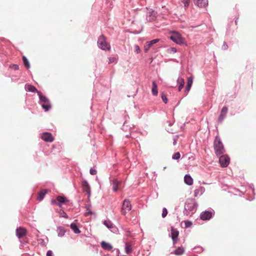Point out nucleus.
<instances>
[{
    "instance_id": "f257e3e1",
    "label": "nucleus",
    "mask_w": 256,
    "mask_h": 256,
    "mask_svg": "<svg viewBox=\"0 0 256 256\" xmlns=\"http://www.w3.org/2000/svg\"><path fill=\"white\" fill-rule=\"evenodd\" d=\"M198 206V204L196 199L193 198L188 199L184 203V214L192 216L196 211Z\"/></svg>"
},
{
    "instance_id": "f03ea898",
    "label": "nucleus",
    "mask_w": 256,
    "mask_h": 256,
    "mask_svg": "<svg viewBox=\"0 0 256 256\" xmlns=\"http://www.w3.org/2000/svg\"><path fill=\"white\" fill-rule=\"evenodd\" d=\"M214 148L215 154L216 156L223 154L226 152L224 145L218 135L215 136L214 141Z\"/></svg>"
},
{
    "instance_id": "7ed1b4c3",
    "label": "nucleus",
    "mask_w": 256,
    "mask_h": 256,
    "mask_svg": "<svg viewBox=\"0 0 256 256\" xmlns=\"http://www.w3.org/2000/svg\"><path fill=\"white\" fill-rule=\"evenodd\" d=\"M39 98L38 104L41 106L44 112H47L52 108V104L49 99L40 92L38 94Z\"/></svg>"
},
{
    "instance_id": "20e7f679",
    "label": "nucleus",
    "mask_w": 256,
    "mask_h": 256,
    "mask_svg": "<svg viewBox=\"0 0 256 256\" xmlns=\"http://www.w3.org/2000/svg\"><path fill=\"white\" fill-rule=\"evenodd\" d=\"M97 44L100 49L104 50H109L110 49V44L107 42L106 37L101 34L98 38Z\"/></svg>"
},
{
    "instance_id": "39448f33",
    "label": "nucleus",
    "mask_w": 256,
    "mask_h": 256,
    "mask_svg": "<svg viewBox=\"0 0 256 256\" xmlns=\"http://www.w3.org/2000/svg\"><path fill=\"white\" fill-rule=\"evenodd\" d=\"M215 214V211L212 208H209L208 210L202 212L200 216V218L202 220H209L212 218Z\"/></svg>"
},
{
    "instance_id": "423d86ee",
    "label": "nucleus",
    "mask_w": 256,
    "mask_h": 256,
    "mask_svg": "<svg viewBox=\"0 0 256 256\" xmlns=\"http://www.w3.org/2000/svg\"><path fill=\"white\" fill-rule=\"evenodd\" d=\"M172 34L168 38L174 43L178 44H184V40L182 35L176 31H172Z\"/></svg>"
},
{
    "instance_id": "0eeeda50",
    "label": "nucleus",
    "mask_w": 256,
    "mask_h": 256,
    "mask_svg": "<svg viewBox=\"0 0 256 256\" xmlns=\"http://www.w3.org/2000/svg\"><path fill=\"white\" fill-rule=\"evenodd\" d=\"M132 209V204L130 200L126 198L122 202V206L121 213L122 215L125 216L127 211H130Z\"/></svg>"
},
{
    "instance_id": "6e6552de",
    "label": "nucleus",
    "mask_w": 256,
    "mask_h": 256,
    "mask_svg": "<svg viewBox=\"0 0 256 256\" xmlns=\"http://www.w3.org/2000/svg\"><path fill=\"white\" fill-rule=\"evenodd\" d=\"M218 161L222 168H226L230 164V158L228 154H222L220 156Z\"/></svg>"
},
{
    "instance_id": "1a4fd4ad",
    "label": "nucleus",
    "mask_w": 256,
    "mask_h": 256,
    "mask_svg": "<svg viewBox=\"0 0 256 256\" xmlns=\"http://www.w3.org/2000/svg\"><path fill=\"white\" fill-rule=\"evenodd\" d=\"M179 231L174 226H171L170 237L173 242V246L175 247V244L178 242Z\"/></svg>"
},
{
    "instance_id": "9d476101",
    "label": "nucleus",
    "mask_w": 256,
    "mask_h": 256,
    "mask_svg": "<svg viewBox=\"0 0 256 256\" xmlns=\"http://www.w3.org/2000/svg\"><path fill=\"white\" fill-rule=\"evenodd\" d=\"M56 200H52V204L54 205L56 204L58 205L59 207H62V204H66L68 200H66V198L64 196H57L56 198Z\"/></svg>"
},
{
    "instance_id": "9b49d317",
    "label": "nucleus",
    "mask_w": 256,
    "mask_h": 256,
    "mask_svg": "<svg viewBox=\"0 0 256 256\" xmlns=\"http://www.w3.org/2000/svg\"><path fill=\"white\" fill-rule=\"evenodd\" d=\"M41 138L46 142H52L54 140V138L52 133L44 132L41 134Z\"/></svg>"
},
{
    "instance_id": "f8f14e48",
    "label": "nucleus",
    "mask_w": 256,
    "mask_h": 256,
    "mask_svg": "<svg viewBox=\"0 0 256 256\" xmlns=\"http://www.w3.org/2000/svg\"><path fill=\"white\" fill-rule=\"evenodd\" d=\"M82 187L84 191L86 192L88 197V198H90L91 196V191L90 186L86 180H84L82 182Z\"/></svg>"
},
{
    "instance_id": "ddd939ff",
    "label": "nucleus",
    "mask_w": 256,
    "mask_h": 256,
    "mask_svg": "<svg viewBox=\"0 0 256 256\" xmlns=\"http://www.w3.org/2000/svg\"><path fill=\"white\" fill-rule=\"evenodd\" d=\"M228 108L226 106H224L220 111V114L218 118V123H222L224 118L226 117L228 113Z\"/></svg>"
},
{
    "instance_id": "4468645a",
    "label": "nucleus",
    "mask_w": 256,
    "mask_h": 256,
    "mask_svg": "<svg viewBox=\"0 0 256 256\" xmlns=\"http://www.w3.org/2000/svg\"><path fill=\"white\" fill-rule=\"evenodd\" d=\"M160 40L159 38L154 39L150 41L146 42V44L144 46V52H147L150 48L155 44L157 43Z\"/></svg>"
},
{
    "instance_id": "2eb2a0df",
    "label": "nucleus",
    "mask_w": 256,
    "mask_h": 256,
    "mask_svg": "<svg viewBox=\"0 0 256 256\" xmlns=\"http://www.w3.org/2000/svg\"><path fill=\"white\" fill-rule=\"evenodd\" d=\"M27 234L26 230L23 227H19L16 229V236L18 238H22Z\"/></svg>"
},
{
    "instance_id": "dca6fc26",
    "label": "nucleus",
    "mask_w": 256,
    "mask_h": 256,
    "mask_svg": "<svg viewBox=\"0 0 256 256\" xmlns=\"http://www.w3.org/2000/svg\"><path fill=\"white\" fill-rule=\"evenodd\" d=\"M24 88L26 91L32 92H36L37 94H39L40 91L38 90L37 88L34 86L32 84H26L24 86Z\"/></svg>"
},
{
    "instance_id": "f3484780",
    "label": "nucleus",
    "mask_w": 256,
    "mask_h": 256,
    "mask_svg": "<svg viewBox=\"0 0 256 256\" xmlns=\"http://www.w3.org/2000/svg\"><path fill=\"white\" fill-rule=\"evenodd\" d=\"M48 190L43 189L39 192L38 194L36 200L38 201H42L44 200L46 194L48 192Z\"/></svg>"
},
{
    "instance_id": "a211bd4d",
    "label": "nucleus",
    "mask_w": 256,
    "mask_h": 256,
    "mask_svg": "<svg viewBox=\"0 0 256 256\" xmlns=\"http://www.w3.org/2000/svg\"><path fill=\"white\" fill-rule=\"evenodd\" d=\"M100 246L104 250H110L113 249V246L111 244L104 240L101 242Z\"/></svg>"
},
{
    "instance_id": "6ab92c4d",
    "label": "nucleus",
    "mask_w": 256,
    "mask_h": 256,
    "mask_svg": "<svg viewBox=\"0 0 256 256\" xmlns=\"http://www.w3.org/2000/svg\"><path fill=\"white\" fill-rule=\"evenodd\" d=\"M70 228L76 234H79L81 232L78 224L75 222H73L70 224Z\"/></svg>"
},
{
    "instance_id": "aec40b11",
    "label": "nucleus",
    "mask_w": 256,
    "mask_h": 256,
    "mask_svg": "<svg viewBox=\"0 0 256 256\" xmlns=\"http://www.w3.org/2000/svg\"><path fill=\"white\" fill-rule=\"evenodd\" d=\"M194 3L199 8H204L208 5V0H196Z\"/></svg>"
},
{
    "instance_id": "412c9836",
    "label": "nucleus",
    "mask_w": 256,
    "mask_h": 256,
    "mask_svg": "<svg viewBox=\"0 0 256 256\" xmlns=\"http://www.w3.org/2000/svg\"><path fill=\"white\" fill-rule=\"evenodd\" d=\"M184 182L188 186H192L193 184V178L190 174H186L184 176Z\"/></svg>"
},
{
    "instance_id": "4be33fe9",
    "label": "nucleus",
    "mask_w": 256,
    "mask_h": 256,
    "mask_svg": "<svg viewBox=\"0 0 256 256\" xmlns=\"http://www.w3.org/2000/svg\"><path fill=\"white\" fill-rule=\"evenodd\" d=\"M185 251V248L182 246H178L176 250H173L171 254L176 256H180Z\"/></svg>"
},
{
    "instance_id": "5701e85b",
    "label": "nucleus",
    "mask_w": 256,
    "mask_h": 256,
    "mask_svg": "<svg viewBox=\"0 0 256 256\" xmlns=\"http://www.w3.org/2000/svg\"><path fill=\"white\" fill-rule=\"evenodd\" d=\"M67 230H66L63 226H57L56 232L58 233V237L62 238L64 236Z\"/></svg>"
},
{
    "instance_id": "b1692460",
    "label": "nucleus",
    "mask_w": 256,
    "mask_h": 256,
    "mask_svg": "<svg viewBox=\"0 0 256 256\" xmlns=\"http://www.w3.org/2000/svg\"><path fill=\"white\" fill-rule=\"evenodd\" d=\"M121 182L120 181L118 180L117 179H114L112 180V190L114 192H117L118 190V188L119 186L120 185Z\"/></svg>"
},
{
    "instance_id": "393cba45",
    "label": "nucleus",
    "mask_w": 256,
    "mask_h": 256,
    "mask_svg": "<svg viewBox=\"0 0 256 256\" xmlns=\"http://www.w3.org/2000/svg\"><path fill=\"white\" fill-rule=\"evenodd\" d=\"M205 191V188L204 186H200L198 188L196 189L194 191V196H198V194L202 195Z\"/></svg>"
},
{
    "instance_id": "a878e982",
    "label": "nucleus",
    "mask_w": 256,
    "mask_h": 256,
    "mask_svg": "<svg viewBox=\"0 0 256 256\" xmlns=\"http://www.w3.org/2000/svg\"><path fill=\"white\" fill-rule=\"evenodd\" d=\"M152 93L154 96H157L158 94V86L155 80H153L152 82Z\"/></svg>"
},
{
    "instance_id": "bb28decb",
    "label": "nucleus",
    "mask_w": 256,
    "mask_h": 256,
    "mask_svg": "<svg viewBox=\"0 0 256 256\" xmlns=\"http://www.w3.org/2000/svg\"><path fill=\"white\" fill-rule=\"evenodd\" d=\"M177 82L179 84L178 87V92L181 91L182 89L183 88L184 84V80L182 78H178L177 80Z\"/></svg>"
},
{
    "instance_id": "cd10ccee",
    "label": "nucleus",
    "mask_w": 256,
    "mask_h": 256,
    "mask_svg": "<svg viewBox=\"0 0 256 256\" xmlns=\"http://www.w3.org/2000/svg\"><path fill=\"white\" fill-rule=\"evenodd\" d=\"M193 82V78L192 76H190L188 78L186 86V91L188 92L192 86Z\"/></svg>"
},
{
    "instance_id": "c85d7f7f",
    "label": "nucleus",
    "mask_w": 256,
    "mask_h": 256,
    "mask_svg": "<svg viewBox=\"0 0 256 256\" xmlns=\"http://www.w3.org/2000/svg\"><path fill=\"white\" fill-rule=\"evenodd\" d=\"M22 60L24 66L26 68L28 69L30 68V62H29L28 58H26V56H24L22 57Z\"/></svg>"
},
{
    "instance_id": "c756f323",
    "label": "nucleus",
    "mask_w": 256,
    "mask_h": 256,
    "mask_svg": "<svg viewBox=\"0 0 256 256\" xmlns=\"http://www.w3.org/2000/svg\"><path fill=\"white\" fill-rule=\"evenodd\" d=\"M104 224L108 229H110V228H113V224L110 220H104Z\"/></svg>"
},
{
    "instance_id": "7c9ffc66",
    "label": "nucleus",
    "mask_w": 256,
    "mask_h": 256,
    "mask_svg": "<svg viewBox=\"0 0 256 256\" xmlns=\"http://www.w3.org/2000/svg\"><path fill=\"white\" fill-rule=\"evenodd\" d=\"M125 252L127 254H129L132 252V248L130 244H125Z\"/></svg>"
},
{
    "instance_id": "2f4dec72",
    "label": "nucleus",
    "mask_w": 256,
    "mask_h": 256,
    "mask_svg": "<svg viewBox=\"0 0 256 256\" xmlns=\"http://www.w3.org/2000/svg\"><path fill=\"white\" fill-rule=\"evenodd\" d=\"M161 98H162V102L164 104H167L168 103V99L167 98V96H166V94H164V92H161Z\"/></svg>"
},
{
    "instance_id": "473e14b6",
    "label": "nucleus",
    "mask_w": 256,
    "mask_h": 256,
    "mask_svg": "<svg viewBox=\"0 0 256 256\" xmlns=\"http://www.w3.org/2000/svg\"><path fill=\"white\" fill-rule=\"evenodd\" d=\"M180 158V154L179 152L174 153L172 156V159L174 160H178Z\"/></svg>"
},
{
    "instance_id": "72a5a7b5",
    "label": "nucleus",
    "mask_w": 256,
    "mask_h": 256,
    "mask_svg": "<svg viewBox=\"0 0 256 256\" xmlns=\"http://www.w3.org/2000/svg\"><path fill=\"white\" fill-rule=\"evenodd\" d=\"M59 214H60V217L64 218H68V215L62 210H60Z\"/></svg>"
},
{
    "instance_id": "f704fd0d",
    "label": "nucleus",
    "mask_w": 256,
    "mask_h": 256,
    "mask_svg": "<svg viewBox=\"0 0 256 256\" xmlns=\"http://www.w3.org/2000/svg\"><path fill=\"white\" fill-rule=\"evenodd\" d=\"M194 252H201L204 250V248L200 246H196L194 248Z\"/></svg>"
},
{
    "instance_id": "c9c22d12",
    "label": "nucleus",
    "mask_w": 256,
    "mask_h": 256,
    "mask_svg": "<svg viewBox=\"0 0 256 256\" xmlns=\"http://www.w3.org/2000/svg\"><path fill=\"white\" fill-rule=\"evenodd\" d=\"M184 225H185V228H188L192 226V222L190 220H184Z\"/></svg>"
},
{
    "instance_id": "e433bc0d",
    "label": "nucleus",
    "mask_w": 256,
    "mask_h": 256,
    "mask_svg": "<svg viewBox=\"0 0 256 256\" xmlns=\"http://www.w3.org/2000/svg\"><path fill=\"white\" fill-rule=\"evenodd\" d=\"M126 124L127 123L124 122L123 126H122V129L124 131H128V130H130L131 128L128 126L126 125Z\"/></svg>"
},
{
    "instance_id": "4c0bfd02",
    "label": "nucleus",
    "mask_w": 256,
    "mask_h": 256,
    "mask_svg": "<svg viewBox=\"0 0 256 256\" xmlns=\"http://www.w3.org/2000/svg\"><path fill=\"white\" fill-rule=\"evenodd\" d=\"M168 214L167 209L166 208H164L162 210V218L166 217Z\"/></svg>"
},
{
    "instance_id": "58836bf2",
    "label": "nucleus",
    "mask_w": 256,
    "mask_h": 256,
    "mask_svg": "<svg viewBox=\"0 0 256 256\" xmlns=\"http://www.w3.org/2000/svg\"><path fill=\"white\" fill-rule=\"evenodd\" d=\"M9 68H13L16 70L19 69V66L17 64H11L9 66Z\"/></svg>"
},
{
    "instance_id": "ea45409f",
    "label": "nucleus",
    "mask_w": 256,
    "mask_h": 256,
    "mask_svg": "<svg viewBox=\"0 0 256 256\" xmlns=\"http://www.w3.org/2000/svg\"><path fill=\"white\" fill-rule=\"evenodd\" d=\"M168 53H171V52L176 53L177 52V50L175 48L172 47L168 50Z\"/></svg>"
},
{
    "instance_id": "a19ab883",
    "label": "nucleus",
    "mask_w": 256,
    "mask_h": 256,
    "mask_svg": "<svg viewBox=\"0 0 256 256\" xmlns=\"http://www.w3.org/2000/svg\"><path fill=\"white\" fill-rule=\"evenodd\" d=\"M112 250V252L115 254L116 256H120V250L118 248H116Z\"/></svg>"
},
{
    "instance_id": "79ce46f5",
    "label": "nucleus",
    "mask_w": 256,
    "mask_h": 256,
    "mask_svg": "<svg viewBox=\"0 0 256 256\" xmlns=\"http://www.w3.org/2000/svg\"><path fill=\"white\" fill-rule=\"evenodd\" d=\"M182 2L184 4L185 8H188L189 6L190 0H182Z\"/></svg>"
},
{
    "instance_id": "37998d69",
    "label": "nucleus",
    "mask_w": 256,
    "mask_h": 256,
    "mask_svg": "<svg viewBox=\"0 0 256 256\" xmlns=\"http://www.w3.org/2000/svg\"><path fill=\"white\" fill-rule=\"evenodd\" d=\"M90 173L92 175H95L97 173V171L96 169L91 168L90 170Z\"/></svg>"
},
{
    "instance_id": "c03bdc74",
    "label": "nucleus",
    "mask_w": 256,
    "mask_h": 256,
    "mask_svg": "<svg viewBox=\"0 0 256 256\" xmlns=\"http://www.w3.org/2000/svg\"><path fill=\"white\" fill-rule=\"evenodd\" d=\"M222 50H226L228 48V46L226 42H224L222 47Z\"/></svg>"
},
{
    "instance_id": "a18cd8bd",
    "label": "nucleus",
    "mask_w": 256,
    "mask_h": 256,
    "mask_svg": "<svg viewBox=\"0 0 256 256\" xmlns=\"http://www.w3.org/2000/svg\"><path fill=\"white\" fill-rule=\"evenodd\" d=\"M140 52V49L138 45L135 46V52L136 54H138Z\"/></svg>"
},
{
    "instance_id": "49530a36",
    "label": "nucleus",
    "mask_w": 256,
    "mask_h": 256,
    "mask_svg": "<svg viewBox=\"0 0 256 256\" xmlns=\"http://www.w3.org/2000/svg\"><path fill=\"white\" fill-rule=\"evenodd\" d=\"M46 256H54L53 252L51 250H48L46 252Z\"/></svg>"
},
{
    "instance_id": "de8ad7c7",
    "label": "nucleus",
    "mask_w": 256,
    "mask_h": 256,
    "mask_svg": "<svg viewBox=\"0 0 256 256\" xmlns=\"http://www.w3.org/2000/svg\"><path fill=\"white\" fill-rule=\"evenodd\" d=\"M149 20H154L156 18V16L155 15H152V14L149 16Z\"/></svg>"
},
{
    "instance_id": "09e8293b",
    "label": "nucleus",
    "mask_w": 256,
    "mask_h": 256,
    "mask_svg": "<svg viewBox=\"0 0 256 256\" xmlns=\"http://www.w3.org/2000/svg\"><path fill=\"white\" fill-rule=\"evenodd\" d=\"M129 116L126 114L124 116V122H126L127 123V121L129 119Z\"/></svg>"
},
{
    "instance_id": "8fccbe9b",
    "label": "nucleus",
    "mask_w": 256,
    "mask_h": 256,
    "mask_svg": "<svg viewBox=\"0 0 256 256\" xmlns=\"http://www.w3.org/2000/svg\"><path fill=\"white\" fill-rule=\"evenodd\" d=\"M250 188L252 189V193L254 194L255 193H254V185L252 184L250 185Z\"/></svg>"
},
{
    "instance_id": "3c124183",
    "label": "nucleus",
    "mask_w": 256,
    "mask_h": 256,
    "mask_svg": "<svg viewBox=\"0 0 256 256\" xmlns=\"http://www.w3.org/2000/svg\"><path fill=\"white\" fill-rule=\"evenodd\" d=\"M94 214V212L90 210H88V212H86V213H85V216H87L88 214Z\"/></svg>"
},
{
    "instance_id": "603ef678",
    "label": "nucleus",
    "mask_w": 256,
    "mask_h": 256,
    "mask_svg": "<svg viewBox=\"0 0 256 256\" xmlns=\"http://www.w3.org/2000/svg\"><path fill=\"white\" fill-rule=\"evenodd\" d=\"M38 241L40 242V244H42V243H43L44 242V240L42 239V238H40L38 240Z\"/></svg>"
},
{
    "instance_id": "864d4df0",
    "label": "nucleus",
    "mask_w": 256,
    "mask_h": 256,
    "mask_svg": "<svg viewBox=\"0 0 256 256\" xmlns=\"http://www.w3.org/2000/svg\"><path fill=\"white\" fill-rule=\"evenodd\" d=\"M177 143V142H176V139H174V142H173V144L174 146H175Z\"/></svg>"
},
{
    "instance_id": "5fc2aeb1",
    "label": "nucleus",
    "mask_w": 256,
    "mask_h": 256,
    "mask_svg": "<svg viewBox=\"0 0 256 256\" xmlns=\"http://www.w3.org/2000/svg\"><path fill=\"white\" fill-rule=\"evenodd\" d=\"M238 16H239V15H238V17L236 18V20H235V22H235L236 25L238 24Z\"/></svg>"
},
{
    "instance_id": "6e6d98bb",
    "label": "nucleus",
    "mask_w": 256,
    "mask_h": 256,
    "mask_svg": "<svg viewBox=\"0 0 256 256\" xmlns=\"http://www.w3.org/2000/svg\"><path fill=\"white\" fill-rule=\"evenodd\" d=\"M90 206H91V204H87L85 208H86V209H88V208H89Z\"/></svg>"
},
{
    "instance_id": "4d7b16f0",
    "label": "nucleus",
    "mask_w": 256,
    "mask_h": 256,
    "mask_svg": "<svg viewBox=\"0 0 256 256\" xmlns=\"http://www.w3.org/2000/svg\"><path fill=\"white\" fill-rule=\"evenodd\" d=\"M126 137H128V136H129V135H128V134H126Z\"/></svg>"
},
{
    "instance_id": "13d9d810",
    "label": "nucleus",
    "mask_w": 256,
    "mask_h": 256,
    "mask_svg": "<svg viewBox=\"0 0 256 256\" xmlns=\"http://www.w3.org/2000/svg\"><path fill=\"white\" fill-rule=\"evenodd\" d=\"M110 62H111V61H112V60H111L110 58Z\"/></svg>"
},
{
    "instance_id": "bf43d9fd",
    "label": "nucleus",
    "mask_w": 256,
    "mask_h": 256,
    "mask_svg": "<svg viewBox=\"0 0 256 256\" xmlns=\"http://www.w3.org/2000/svg\"><path fill=\"white\" fill-rule=\"evenodd\" d=\"M110 62H111V61H112V60H111L110 58Z\"/></svg>"
},
{
    "instance_id": "052dcab7",
    "label": "nucleus",
    "mask_w": 256,
    "mask_h": 256,
    "mask_svg": "<svg viewBox=\"0 0 256 256\" xmlns=\"http://www.w3.org/2000/svg\"><path fill=\"white\" fill-rule=\"evenodd\" d=\"M156 196H158V192H156Z\"/></svg>"
},
{
    "instance_id": "680f3d73",
    "label": "nucleus",
    "mask_w": 256,
    "mask_h": 256,
    "mask_svg": "<svg viewBox=\"0 0 256 256\" xmlns=\"http://www.w3.org/2000/svg\"><path fill=\"white\" fill-rule=\"evenodd\" d=\"M194 0V1H196V0Z\"/></svg>"
}]
</instances>
